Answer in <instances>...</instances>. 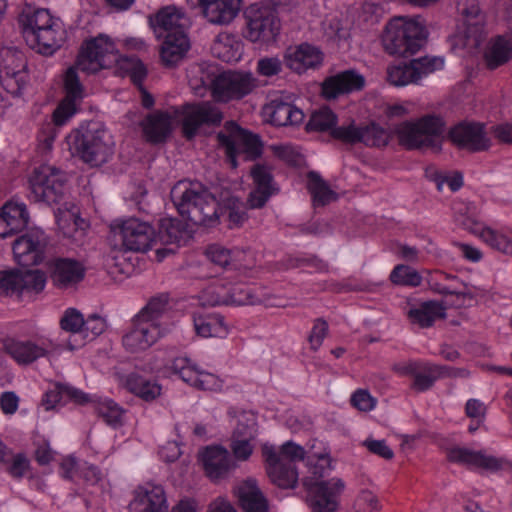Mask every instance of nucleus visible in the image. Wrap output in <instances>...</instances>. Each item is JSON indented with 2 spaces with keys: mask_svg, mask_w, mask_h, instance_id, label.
Returning a JSON list of instances; mask_svg holds the SVG:
<instances>
[{
  "mask_svg": "<svg viewBox=\"0 0 512 512\" xmlns=\"http://www.w3.org/2000/svg\"><path fill=\"white\" fill-rule=\"evenodd\" d=\"M168 303V295L160 294L154 296L135 316L151 324H162L160 320L167 311Z\"/></svg>",
  "mask_w": 512,
  "mask_h": 512,
  "instance_id": "obj_46",
  "label": "nucleus"
},
{
  "mask_svg": "<svg viewBox=\"0 0 512 512\" xmlns=\"http://www.w3.org/2000/svg\"><path fill=\"white\" fill-rule=\"evenodd\" d=\"M219 145L225 148L226 156L235 168L236 156L243 152L247 160H255L263 153V143L260 137L242 129L236 122L225 123V132L217 135Z\"/></svg>",
  "mask_w": 512,
  "mask_h": 512,
  "instance_id": "obj_6",
  "label": "nucleus"
},
{
  "mask_svg": "<svg viewBox=\"0 0 512 512\" xmlns=\"http://www.w3.org/2000/svg\"><path fill=\"white\" fill-rule=\"evenodd\" d=\"M336 122L337 116L335 113L331 109L323 107L311 115L307 129L310 131L331 132L335 128Z\"/></svg>",
  "mask_w": 512,
  "mask_h": 512,
  "instance_id": "obj_50",
  "label": "nucleus"
},
{
  "mask_svg": "<svg viewBox=\"0 0 512 512\" xmlns=\"http://www.w3.org/2000/svg\"><path fill=\"white\" fill-rule=\"evenodd\" d=\"M328 334V323L322 319L318 318L314 321V325L308 337V342L310 344V348L314 351H317L323 343V340Z\"/></svg>",
  "mask_w": 512,
  "mask_h": 512,
  "instance_id": "obj_64",
  "label": "nucleus"
},
{
  "mask_svg": "<svg viewBox=\"0 0 512 512\" xmlns=\"http://www.w3.org/2000/svg\"><path fill=\"white\" fill-rule=\"evenodd\" d=\"M360 138L359 143H363L366 146L381 147L388 144L386 131L375 124L362 126Z\"/></svg>",
  "mask_w": 512,
  "mask_h": 512,
  "instance_id": "obj_53",
  "label": "nucleus"
},
{
  "mask_svg": "<svg viewBox=\"0 0 512 512\" xmlns=\"http://www.w3.org/2000/svg\"><path fill=\"white\" fill-rule=\"evenodd\" d=\"M114 229L122 245L130 251L146 252L155 240V229L150 223L135 217L122 220Z\"/></svg>",
  "mask_w": 512,
  "mask_h": 512,
  "instance_id": "obj_16",
  "label": "nucleus"
},
{
  "mask_svg": "<svg viewBox=\"0 0 512 512\" xmlns=\"http://www.w3.org/2000/svg\"><path fill=\"white\" fill-rule=\"evenodd\" d=\"M478 234L491 248L512 256V241L506 235L489 227L481 228Z\"/></svg>",
  "mask_w": 512,
  "mask_h": 512,
  "instance_id": "obj_49",
  "label": "nucleus"
},
{
  "mask_svg": "<svg viewBox=\"0 0 512 512\" xmlns=\"http://www.w3.org/2000/svg\"><path fill=\"white\" fill-rule=\"evenodd\" d=\"M354 512H374L379 509L377 497L369 490H363L354 502Z\"/></svg>",
  "mask_w": 512,
  "mask_h": 512,
  "instance_id": "obj_63",
  "label": "nucleus"
},
{
  "mask_svg": "<svg viewBox=\"0 0 512 512\" xmlns=\"http://www.w3.org/2000/svg\"><path fill=\"white\" fill-rule=\"evenodd\" d=\"M79 473L87 487L97 486L103 490V474L97 466L85 463L79 468Z\"/></svg>",
  "mask_w": 512,
  "mask_h": 512,
  "instance_id": "obj_62",
  "label": "nucleus"
},
{
  "mask_svg": "<svg viewBox=\"0 0 512 512\" xmlns=\"http://www.w3.org/2000/svg\"><path fill=\"white\" fill-rule=\"evenodd\" d=\"M258 87V79L250 72H227L211 82L212 97L217 102L241 100Z\"/></svg>",
  "mask_w": 512,
  "mask_h": 512,
  "instance_id": "obj_9",
  "label": "nucleus"
},
{
  "mask_svg": "<svg viewBox=\"0 0 512 512\" xmlns=\"http://www.w3.org/2000/svg\"><path fill=\"white\" fill-rule=\"evenodd\" d=\"M305 450L302 446L292 442H285L279 451L276 450V458L283 462L295 465V462L301 461L305 457Z\"/></svg>",
  "mask_w": 512,
  "mask_h": 512,
  "instance_id": "obj_59",
  "label": "nucleus"
},
{
  "mask_svg": "<svg viewBox=\"0 0 512 512\" xmlns=\"http://www.w3.org/2000/svg\"><path fill=\"white\" fill-rule=\"evenodd\" d=\"M447 458L451 462L481 468L490 472H497L503 469L506 461L488 455L484 451H475L466 447H453L448 450Z\"/></svg>",
  "mask_w": 512,
  "mask_h": 512,
  "instance_id": "obj_24",
  "label": "nucleus"
},
{
  "mask_svg": "<svg viewBox=\"0 0 512 512\" xmlns=\"http://www.w3.org/2000/svg\"><path fill=\"white\" fill-rule=\"evenodd\" d=\"M67 143L72 155L92 167L103 165L113 155L112 136L98 123H90L72 131L67 137Z\"/></svg>",
  "mask_w": 512,
  "mask_h": 512,
  "instance_id": "obj_3",
  "label": "nucleus"
},
{
  "mask_svg": "<svg viewBox=\"0 0 512 512\" xmlns=\"http://www.w3.org/2000/svg\"><path fill=\"white\" fill-rule=\"evenodd\" d=\"M390 280L396 285L417 287L421 284L422 277L412 267L400 264L392 270Z\"/></svg>",
  "mask_w": 512,
  "mask_h": 512,
  "instance_id": "obj_51",
  "label": "nucleus"
},
{
  "mask_svg": "<svg viewBox=\"0 0 512 512\" xmlns=\"http://www.w3.org/2000/svg\"><path fill=\"white\" fill-rule=\"evenodd\" d=\"M423 371H430L436 373L439 378H468L470 376L469 370L466 368H456L447 365H437L426 362L423 366Z\"/></svg>",
  "mask_w": 512,
  "mask_h": 512,
  "instance_id": "obj_58",
  "label": "nucleus"
},
{
  "mask_svg": "<svg viewBox=\"0 0 512 512\" xmlns=\"http://www.w3.org/2000/svg\"><path fill=\"white\" fill-rule=\"evenodd\" d=\"M84 275L85 267L81 262L71 258H58L54 262L51 278L57 287L66 288L80 282Z\"/></svg>",
  "mask_w": 512,
  "mask_h": 512,
  "instance_id": "obj_34",
  "label": "nucleus"
},
{
  "mask_svg": "<svg viewBox=\"0 0 512 512\" xmlns=\"http://www.w3.org/2000/svg\"><path fill=\"white\" fill-rule=\"evenodd\" d=\"M284 59L289 69L302 74L308 69L319 67L323 61V53L317 47L303 43L287 49Z\"/></svg>",
  "mask_w": 512,
  "mask_h": 512,
  "instance_id": "obj_27",
  "label": "nucleus"
},
{
  "mask_svg": "<svg viewBox=\"0 0 512 512\" xmlns=\"http://www.w3.org/2000/svg\"><path fill=\"white\" fill-rule=\"evenodd\" d=\"M126 388L145 401H152L161 394V387L138 374H130L126 379Z\"/></svg>",
  "mask_w": 512,
  "mask_h": 512,
  "instance_id": "obj_45",
  "label": "nucleus"
},
{
  "mask_svg": "<svg viewBox=\"0 0 512 512\" xmlns=\"http://www.w3.org/2000/svg\"><path fill=\"white\" fill-rule=\"evenodd\" d=\"M193 322L196 333L202 337L223 338L228 333L224 318L218 314L197 315Z\"/></svg>",
  "mask_w": 512,
  "mask_h": 512,
  "instance_id": "obj_43",
  "label": "nucleus"
},
{
  "mask_svg": "<svg viewBox=\"0 0 512 512\" xmlns=\"http://www.w3.org/2000/svg\"><path fill=\"white\" fill-rule=\"evenodd\" d=\"M6 471L15 479H21L30 468V461L23 453L13 455L11 461L5 457Z\"/></svg>",
  "mask_w": 512,
  "mask_h": 512,
  "instance_id": "obj_61",
  "label": "nucleus"
},
{
  "mask_svg": "<svg viewBox=\"0 0 512 512\" xmlns=\"http://www.w3.org/2000/svg\"><path fill=\"white\" fill-rule=\"evenodd\" d=\"M143 136L153 144L164 142L172 132V118L167 112L155 111L140 123Z\"/></svg>",
  "mask_w": 512,
  "mask_h": 512,
  "instance_id": "obj_32",
  "label": "nucleus"
},
{
  "mask_svg": "<svg viewBox=\"0 0 512 512\" xmlns=\"http://www.w3.org/2000/svg\"><path fill=\"white\" fill-rule=\"evenodd\" d=\"M362 126H357L355 121H349L347 124H342L339 127H335L331 130L330 135L339 141L346 144L359 143L360 133Z\"/></svg>",
  "mask_w": 512,
  "mask_h": 512,
  "instance_id": "obj_55",
  "label": "nucleus"
},
{
  "mask_svg": "<svg viewBox=\"0 0 512 512\" xmlns=\"http://www.w3.org/2000/svg\"><path fill=\"white\" fill-rule=\"evenodd\" d=\"M512 58V40L503 36L492 39L484 53V59L489 69L493 70L504 65Z\"/></svg>",
  "mask_w": 512,
  "mask_h": 512,
  "instance_id": "obj_41",
  "label": "nucleus"
},
{
  "mask_svg": "<svg viewBox=\"0 0 512 512\" xmlns=\"http://www.w3.org/2000/svg\"><path fill=\"white\" fill-rule=\"evenodd\" d=\"M207 256L213 263L221 267L231 265L234 269L241 270L249 269L253 265L250 253L241 249L228 250L219 245H211L207 249Z\"/></svg>",
  "mask_w": 512,
  "mask_h": 512,
  "instance_id": "obj_37",
  "label": "nucleus"
},
{
  "mask_svg": "<svg viewBox=\"0 0 512 512\" xmlns=\"http://www.w3.org/2000/svg\"><path fill=\"white\" fill-rule=\"evenodd\" d=\"M181 116L182 132L187 140H192L201 127L218 126L223 119V114L219 108L208 101L183 105Z\"/></svg>",
  "mask_w": 512,
  "mask_h": 512,
  "instance_id": "obj_13",
  "label": "nucleus"
},
{
  "mask_svg": "<svg viewBox=\"0 0 512 512\" xmlns=\"http://www.w3.org/2000/svg\"><path fill=\"white\" fill-rule=\"evenodd\" d=\"M444 67V58L424 56L408 63L392 65L387 68V80L391 85L402 87L419 84L420 80Z\"/></svg>",
  "mask_w": 512,
  "mask_h": 512,
  "instance_id": "obj_10",
  "label": "nucleus"
},
{
  "mask_svg": "<svg viewBox=\"0 0 512 512\" xmlns=\"http://www.w3.org/2000/svg\"><path fill=\"white\" fill-rule=\"evenodd\" d=\"M262 455L267 464V474L273 484L282 489L296 487L298 472L295 465L276 458V449L273 445L264 444L262 446Z\"/></svg>",
  "mask_w": 512,
  "mask_h": 512,
  "instance_id": "obj_22",
  "label": "nucleus"
},
{
  "mask_svg": "<svg viewBox=\"0 0 512 512\" xmlns=\"http://www.w3.org/2000/svg\"><path fill=\"white\" fill-rule=\"evenodd\" d=\"M448 137L458 148L471 152L485 151L491 146L485 126L481 123L461 122L449 130Z\"/></svg>",
  "mask_w": 512,
  "mask_h": 512,
  "instance_id": "obj_19",
  "label": "nucleus"
},
{
  "mask_svg": "<svg viewBox=\"0 0 512 512\" xmlns=\"http://www.w3.org/2000/svg\"><path fill=\"white\" fill-rule=\"evenodd\" d=\"M409 321L420 328H429L438 319L446 317V307L434 300L424 301L413 305L407 312Z\"/></svg>",
  "mask_w": 512,
  "mask_h": 512,
  "instance_id": "obj_35",
  "label": "nucleus"
},
{
  "mask_svg": "<svg viewBox=\"0 0 512 512\" xmlns=\"http://www.w3.org/2000/svg\"><path fill=\"white\" fill-rule=\"evenodd\" d=\"M4 349L20 365L31 364L48 354L46 348L32 341L11 339L5 342Z\"/></svg>",
  "mask_w": 512,
  "mask_h": 512,
  "instance_id": "obj_39",
  "label": "nucleus"
},
{
  "mask_svg": "<svg viewBox=\"0 0 512 512\" xmlns=\"http://www.w3.org/2000/svg\"><path fill=\"white\" fill-rule=\"evenodd\" d=\"M206 294L211 295V305H252L257 301L253 291L243 285H234L229 289L213 284L207 290Z\"/></svg>",
  "mask_w": 512,
  "mask_h": 512,
  "instance_id": "obj_28",
  "label": "nucleus"
},
{
  "mask_svg": "<svg viewBox=\"0 0 512 512\" xmlns=\"http://www.w3.org/2000/svg\"><path fill=\"white\" fill-rule=\"evenodd\" d=\"M66 175L58 168L44 164L36 168L30 178L31 192L36 201L58 203L65 192Z\"/></svg>",
  "mask_w": 512,
  "mask_h": 512,
  "instance_id": "obj_11",
  "label": "nucleus"
},
{
  "mask_svg": "<svg viewBox=\"0 0 512 512\" xmlns=\"http://www.w3.org/2000/svg\"><path fill=\"white\" fill-rule=\"evenodd\" d=\"M158 236L163 244L180 246L188 238V231L181 220L166 217L160 220Z\"/></svg>",
  "mask_w": 512,
  "mask_h": 512,
  "instance_id": "obj_42",
  "label": "nucleus"
},
{
  "mask_svg": "<svg viewBox=\"0 0 512 512\" xmlns=\"http://www.w3.org/2000/svg\"><path fill=\"white\" fill-rule=\"evenodd\" d=\"M247 203H243L236 197H229L225 201L224 215L227 218L229 228L241 227L248 219Z\"/></svg>",
  "mask_w": 512,
  "mask_h": 512,
  "instance_id": "obj_48",
  "label": "nucleus"
},
{
  "mask_svg": "<svg viewBox=\"0 0 512 512\" xmlns=\"http://www.w3.org/2000/svg\"><path fill=\"white\" fill-rule=\"evenodd\" d=\"M201 458L204 470L212 480L224 478L234 467L229 452L221 446L207 447Z\"/></svg>",
  "mask_w": 512,
  "mask_h": 512,
  "instance_id": "obj_30",
  "label": "nucleus"
},
{
  "mask_svg": "<svg viewBox=\"0 0 512 512\" xmlns=\"http://www.w3.org/2000/svg\"><path fill=\"white\" fill-rule=\"evenodd\" d=\"M123 69L129 75L131 81L139 89H142L143 82L147 77V68L138 58H126L123 61Z\"/></svg>",
  "mask_w": 512,
  "mask_h": 512,
  "instance_id": "obj_56",
  "label": "nucleus"
},
{
  "mask_svg": "<svg viewBox=\"0 0 512 512\" xmlns=\"http://www.w3.org/2000/svg\"><path fill=\"white\" fill-rule=\"evenodd\" d=\"M204 17L215 25H227L237 16L242 0H199Z\"/></svg>",
  "mask_w": 512,
  "mask_h": 512,
  "instance_id": "obj_29",
  "label": "nucleus"
},
{
  "mask_svg": "<svg viewBox=\"0 0 512 512\" xmlns=\"http://www.w3.org/2000/svg\"><path fill=\"white\" fill-rule=\"evenodd\" d=\"M307 485V483H305ZM345 488L341 479L315 481L308 484V506L313 512H336L340 495Z\"/></svg>",
  "mask_w": 512,
  "mask_h": 512,
  "instance_id": "obj_15",
  "label": "nucleus"
},
{
  "mask_svg": "<svg viewBox=\"0 0 512 512\" xmlns=\"http://www.w3.org/2000/svg\"><path fill=\"white\" fill-rule=\"evenodd\" d=\"M426 39L427 30L419 18L397 17L386 25L382 44L388 54L407 57L418 52Z\"/></svg>",
  "mask_w": 512,
  "mask_h": 512,
  "instance_id": "obj_4",
  "label": "nucleus"
},
{
  "mask_svg": "<svg viewBox=\"0 0 512 512\" xmlns=\"http://www.w3.org/2000/svg\"><path fill=\"white\" fill-rule=\"evenodd\" d=\"M364 86V76L349 69L326 78L321 86V94L325 99H336L340 95L360 91Z\"/></svg>",
  "mask_w": 512,
  "mask_h": 512,
  "instance_id": "obj_23",
  "label": "nucleus"
},
{
  "mask_svg": "<svg viewBox=\"0 0 512 512\" xmlns=\"http://www.w3.org/2000/svg\"><path fill=\"white\" fill-rule=\"evenodd\" d=\"M82 335L85 341H92L101 335L106 329V321L104 318L92 314L87 319H84Z\"/></svg>",
  "mask_w": 512,
  "mask_h": 512,
  "instance_id": "obj_60",
  "label": "nucleus"
},
{
  "mask_svg": "<svg viewBox=\"0 0 512 512\" xmlns=\"http://www.w3.org/2000/svg\"><path fill=\"white\" fill-rule=\"evenodd\" d=\"M30 216L26 204L17 200L7 201L0 212V237L6 238L23 231Z\"/></svg>",
  "mask_w": 512,
  "mask_h": 512,
  "instance_id": "obj_25",
  "label": "nucleus"
},
{
  "mask_svg": "<svg viewBox=\"0 0 512 512\" xmlns=\"http://www.w3.org/2000/svg\"><path fill=\"white\" fill-rule=\"evenodd\" d=\"M77 61L67 69L64 77L66 97L53 112V121L57 126L64 125L76 112V101L83 97V86L78 76Z\"/></svg>",
  "mask_w": 512,
  "mask_h": 512,
  "instance_id": "obj_21",
  "label": "nucleus"
},
{
  "mask_svg": "<svg viewBox=\"0 0 512 512\" xmlns=\"http://www.w3.org/2000/svg\"><path fill=\"white\" fill-rule=\"evenodd\" d=\"M235 495L244 512H268L269 504L256 481L248 479L235 488Z\"/></svg>",
  "mask_w": 512,
  "mask_h": 512,
  "instance_id": "obj_33",
  "label": "nucleus"
},
{
  "mask_svg": "<svg viewBox=\"0 0 512 512\" xmlns=\"http://www.w3.org/2000/svg\"><path fill=\"white\" fill-rule=\"evenodd\" d=\"M179 214L197 226H213L218 222V201L201 183L179 181L170 192Z\"/></svg>",
  "mask_w": 512,
  "mask_h": 512,
  "instance_id": "obj_2",
  "label": "nucleus"
},
{
  "mask_svg": "<svg viewBox=\"0 0 512 512\" xmlns=\"http://www.w3.org/2000/svg\"><path fill=\"white\" fill-rule=\"evenodd\" d=\"M171 370L184 382L194 386L200 370L187 357H177L171 364Z\"/></svg>",
  "mask_w": 512,
  "mask_h": 512,
  "instance_id": "obj_52",
  "label": "nucleus"
},
{
  "mask_svg": "<svg viewBox=\"0 0 512 512\" xmlns=\"http://www.w3.org/2000/svg\"><path fill=\"white\" fill-rule=\"evenodd\" d=\"M264 110L276 126L298 125L304 120L303 111L282 97L271 100Z\"/></svg>",
  "mask_w": 512,
  "mask_h": 512,
  "instance_id": "obj_31",
  "label": "nucleus"
},
{
  "mask_svg": "<svg viewBox=\"0 0 512 512\" xmlns=\"http://www.w3.org/2000/svg\"><path fill=\"white\" fill-rule=\"evenodd\" d=\"M183 18V14L175 6H166L149 16V23L157 38H162L168 33L184 31Z\"/></svg>",
  "mask_w": 512,
  "mask_h": 512,
  "instance_id": "obj_36",
  "label": "nucleus"
},
{
  "mask_svg": "<svg viewBox=\"0 0 512 512\" xmlns=\"http://www.w3.org/2000/svg\"><path fill=\"white\" fill-rule=\"evenodd\" d=\"M162 324H151L134 316L130 330L123 336L126 350L136 353L145 351L167 333Z\"/></svg>",
  "mask_w": 512,
  "mask_h": 512,
  "instance_id": "obj_17",
  "label": "nucleus"
},
{
  "mask_svg": "<svg viewBox=\"0 0 512 512\" xmlns=\"http://www.w3.org/2000/svg\"><path fill=\"white\" fill-rule=\"evenodd\" d=\"M245 37L254 43L274 42L280 31V21L274 9L259 4L250 5L244 12Z\"/></svg>",
  "mask_w": 512,
  "mask_h": 512,
  "instance_id": "obj_8",
  "label": "nucleus"
},
{
  "mask_svg": "<svg viewBox=\"0 0 512 512\" xmlns=\"http://www.w3.org/2000/svg\"><path fill=\"white\" fill-rule=\"evenodd\" d=\"M18 23L27 45L37 53L53 55L65 42L66 31L61 20L47 9L25 5Z\"/></svg>",
  "mask_w": 512,
  "mask_h": 512,
  "instance_id": "obj_1",
  "label": "nucleus"
},
{
  "mask_svg": "<svg viewBox=\"0 0 512 512\" xmlns=\"http://www.w3.org/2000/svg\"><path fill=\"white\" fill-rule=\"evenodd\" d=\"M160 49L162 63L167 67L176 65L187 53L190 44L184 31L168 33Z\"/></svg>",
  "mask_w": 512,
  "mask_h": 512,
  "instance_id": "obj_38",
  "label": "nucleus"
},
{
  "mask_svg": "<svg viewBox=\"0 0 512 512\" xmlns=\"http://www.w3.org/2000/svg\"><path fill=\"white\" fill-rule=\"evenodd\" d=\"M45 284L46 276L40 270L13 269L0 271V294L39 293L44 289Z\"/></svg>",
  "mask_w": 512,
  "mask_h": 512,
  "instance_id": "obj_14",
  "label": "nucleus"
},
{
  "mask_svg": "<svg viewBox=\"0 0 512 512\" xmlns=\"http://www.w3.org/2000/svg\"><path fill=\"white\" fill-rule=\"evenodd\" d=\"M129 510L130 512H167L164 489L153 484L138 487L134 499L129 504Z\"/></svg>",
  "mask_w": 512,
  "mask_h": 512,
  "instance_id": "obj_26",
  "label": "nucleus"
},
{
  "mask_svg": "<svg viewBox=\"0 0 512 512\" xmlns=\"http://www.w3.org/2000/svg\"><path fill=\"white\" fill-rule=\"evenodd\" d=\"M462 286V289L458 287H447L440 282L433 280L430 283V287L434 292L441 295L456 296V298L460 301V305H463L466 299L473 300L477 296L474 291V287L469 286L468 284H462Z\"/></svg>",
  "mask_w": 512,
  "mask_h": 512,
  "instance_id": "obj_54",
  "label": "nucleus"
},
{
  "mask_svg": "<svg viewBox=\"0 0 512 512\" xmlns=\"http://www.w3.org/2000/svg\"><path fill=\"white\" fill-rule=\"evenodd\" d=\"M46 246L47 240L42 231H30L14 241L15 260L24 267L37 265L44 259Z\"/></svg>",
  "mask_w": 512,
  "mask_h": 512,
  "instance_id": "obj_20",
  "label": "nucleus"
},
{
  "mask_svg": "<svg viewBox=\"0 0 512 512\" xmlns=\"http://www.w3.org/2000/svg\"><path fill=\"white\" fill-rule=\"evenodd\" d=\"M253 188L248 194L247 205L250 209H260L278 192L272 175L271 166L255 163L250 169Z\"/></svg>",
  "mask_w": 512,
  "mask_h": 512,
  "instance_id": "obj_18",
  "label": "nucleus"
},
{
  "mask_svg": "<svg viewBox=\"0 0 512 512\" xmlns=\"http://www.w3.org/2000/svg\"><path fill=\"white\" fill-rule=\"evenodd\" d=\"M446 122L436 114H426L413 121H404L395 127L398 142L407 150L427 148L440 150Z\"/></svg>",
  "mask_w": 512,
  "mask_h": 512,
  "instance_id": "obj_5",
  "label": "nucleus"
},
{
  "mask_svg": "<svg viewBox=\"0 0 512 512\" xmlns=\"http://www.w3.org/2000/svg\"><path fill=\"white\" fill-rule=\"evenodd\" d=\"M27 83L28 74L22 58L12 51H5L0 61V102L9 97H20Z\"/></svg>",
  "mask_w": 512,
  "mask_h": 512,
  "instance_id": "obj_12",
  "label": "nucleus"
},
{
  "mask_svg": "<svg viewBox=\"0 0 512 512\" xmlns=\"http://www.w3.org/2000/svg\"><path fill=\"white\" fill-rule=\"evenodd\" d=\"M84 324L83 315L75 308L66 309L60 319L61 329L74 334L82 333Z\"/></svg>",
  "mask_w": 512,
  "mask_h": 512,
  "instance_id": "obj_57",
  "label": "nucleus"
},
{
  "mask_svg": "<svg viewBox=\"0 0 512 512\" xmlns=\"http://www.w3.org/2000/svg\"><path fill=\"white\" fill-rule=\"evenodd\" d=\"M94 410L105 423L112 427L122 425L124 410L111 399L93 401Z\"/></svg>",
  "mask_w": 512,
  "mask_h": 512,
  "instance_id": "obj_47",
  "label": "nucleus"
},
{
  "mask_svg": "<svg viewBox=\"0 0 512 512\" xmlns=\"http://www.w3.org/2000/svg\"><path fill=\"white\" fill-rule=\"evenodd\" d=\"M242 41L234 34L222 32L217 35L212 46V54L223 62L232 63L240 60Z\"/></svg>",
  "mask_w": 512,
  "mask_h": 512,
  "instance_id": "obj_40",
  "label": "nucleus"
},
{
  "mask_svg": "<svg viewBox=\"0 0 512 512\" xmlns=\"http://www.w3.org/2000/svg\"><path fill=\"white\" fill-rule=\"evenodd\" d=\"M118 60L114 41L104 34L86 40L77 56V67L86 73H96L111 67Z\"/></svg>",
  "mask_w": 512,
  "mask_h": 512,
  "instance_id": "obj_7",
  "label": "nucleus"
},
{
  "mask_svg": "<svg viewBox=\"0 0 512 512\" xmlns=\"http://www.w3.org/2000/svg\"><path fill=\"white\" fill-rule=\"evenodd\" d=\"M307 178V189L312 196L315 207L325 206L337 199V193L329 187L317 172L310 171Z\"/></svg>",
  "mask_w": 512,
  "mask_h": 512,
  "instance_id": "obj_44",
  "label": "nucleus"
}]
</instances>
